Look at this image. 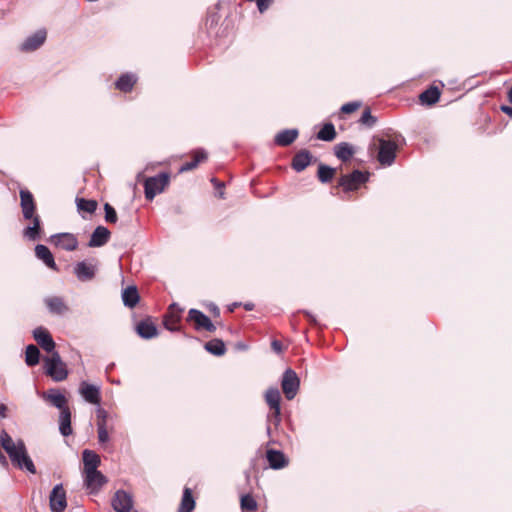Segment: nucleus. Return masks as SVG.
<instances>
[{"label":"nucleus","instance_id":"30","mask_svg":"<svg viewBox=\"0 0 512 512\" xmlns=\"http://www.w3.org/2000/svg\"><path fill=\"white\" fill-rule=\"evenodd\" d=\"M334 153L339 160L342 162H347L353 157L355 149L351 144L347 142H341L335 145Z\"/></svg>","mask_w":512,"mask_h":512},{"label":"nucleus","instance_id":"51","mask_svg":"<svg viewBox=\"0 0 512 512\" xmlns=\"http://www.w3.org/2000/svg\"><path fill=\"white\" fill-rule=\"evenodd\" d=\"M0 463L3 467H8V461L5 455L0 451Z\"/></svg>","mask_w":512,"mask_h":512},{"label":"nucleus","instance_id":"41","mask_svg":"<svg viewBox=\"0 0 512 512\" xmlns=\"http://www.w3.org/2000/svg\"><path fill=\"white\" fill-rule=\"evenodd\" d=\"M336 169L324 164H320L317 171V176L320 182L329 183L335 176Z\"/></svg>","mask_w":512,"mask_h":512},{"label":"nucleus","instance_id":"31","mask_svg":"<svg viewBox=\"0 0 512 512\" xmlns=\"http://www.w3.org/2000/svg\"><path fill=\"white\" fill-rule=\"evenodd\" d=\"M441 91L436 86H430L419 95V100L422 104L433 105L440 99Z\"/></svg>","mask_w":512,"mask_h":512},{"label":"nucleus","instance_id":"55","mask_svg":"<svg viewBox=\"0 0 512 512\" xmlns=\"http://www.w3.org/2000/svg\"><path fill=\"white\" fill-rule=\"evenodd\" d=\"M508 99H509L510 103H512V87L508 91Z\"/></svg>","mask_w":512,"mask_h":512},{"label":"nucleus","instance_id":"21","mask_svg":"<svg viewBox=\"0 0 512 512\" xmlns=\"http://www.w3.org/2000/svg\"><path fill=\"white\" fill-rule=\"evenodd\" d=\"M79 392L87 402L95 405L100 404L101 395L97 386L83 381L80 384Z\"/></svg>","mask_w":512,"mask_h":512},{"label":"nucleus","instance_id":"35","mask_svg":"<svg viewBox=\"0 0 512 512\" xmlns=\"http://www.w3.org/2000/svg\"><path fill=\"white\" fill-rule=\"evenodd\" d=\"M195 499L192 490L188 487L184 488L181 503L177 512H192L195 509Z\"/></svg>","mask_w":512,"mask_h":512},{"label":"nucleus","instance_id":"4","mask_svg":"<svg viewBox=\"0 0 512 512\" xmlns=\"http://www.w3.org/2000/svg\"><path fill=\"white\" fill-rule=\"evenodd\" d=\"M170 180L171 176L167 172L145 178L143 182L145 198L152 201L157 194L165 191L170 184Z\"/></svg>","mask_w":512,"mask_h":512},{"label":"nucleus","instance_id":"24","mask_svg":"<svg viewBox=\"0 0 512 512\" xmlns=\"http://www.w3.org/2000/svg\"><path fill=\"white\" fill-rule=\"evenodd\" d=\"M84 483L91 493H96L106 483V478L100 471H95L84 475Z\"/></svg>","mask_w":512,"mask_h":512},{"label":"nucleus","instance_id":"3","mask_svg":"<svg viewBox=\"0 0 512 512\" xmlns=\"http://www.w3.org/2000/svg\"><path fill=\"white\" fill-rule=\"evenodd\" d=\"M370 151L378 150L377 160L383 166H390L396 157L398 145L395 141L374 138V142L369 147Z\"/></svg>","mask_w":512,"mask_h":512},{"label":"nucleus","instance_id":"23","mask_svg":"<svg viewBox=\"0 0 512 512\" xmlns=\"http://www.w3.org/2000/svg\"><path fill=\"white\" fill-rule=\"evenodd\" d=\"M136 332L144 339H151L158 335L157 327L149 317L136 324Z\"/></svg>","mask_w":512,"mask_h":512},{"label":"nucleus","instance_id":"29","mask_svg":"<svg viewBox=\"0 0 512 512\" xmlns=\"http://www.w3.org/2000/svg\"><path fill=\"white\" fill-rule=\"evenodd\" d=\"M137 83V77L132 73L122 74L115 82V88L121 92H131Z\"/></svg>","mask_w":512,"mask_h":512},{"label":"nucleus","instance_id":"28","mask_svg":"<svg viewBox=\"0 0 512 512\" xmlns=\"http://www.w3.org/2000/svg\"><path fill=\"white\" fill-rule=\"evenodd\" d=\"M83 463H84V469L83 474L90 473L98 471L97 468L100 465V457L91 450H84L83 451Z\"/></svg>","mask_w":512,"mask_h":512},{"label":"nucleus","instance_id":"9","mask_svg":"<svg viewBox=\"0 0 512 512\" xmlns=\"http://www.w3.org/2000/svg\"><path fill=\"white\" fill-rule=\"evenodd\" d=\"M184 309L177 303L169 305L167 312L163 317V324L167 330L179 331L181 328V320Z\"/></svg>","mask_w":512,"mask_h":512},{"label":"nucleus","instance_id":"38","mask_svg":"<svg viewBox=\"0 0 512 512\" xmlns=\"http://www.w3.org/2000/svg\"><path fill=\"white\" fill-rule=\"evenodd\" d=\"M337 136L335 127L332 123H325L320 131L317 133V139L322 141H333Z\"/></svg>","mask_w":512,"mask_h":512},{"label":"nucleus","instance_id":"10","mask_svg":"<svg viewBox=\"0 0 512 512\" xmlns=\"http://www.w3.org/2000/svg\"><path fill=\"white\" fill-rule=\"evenodd\" d=\"M300 380L295 371L287 369L282 376L281 388L288 400H292L299 389Z\"/></svg>","mask_w":512,"mask_h":512},{"label":"nucleus","instance_id":"43","mask_svg":"<svg viewBox=\"0 0 512 512\" xmlns=\"http://www.w3.org/2000/svg\"><path fill=\"white\" fill-rule=\"evenodd\" d=\"M104 211H105V221L107 223L114 224L117 222L118 217H117L116 210L109 203L104 204Z\"/></svg>","mask_w":512,"mask_h":512},{"label":"nucleus","instance_id":"40","mask_svg":"<svg viewBox=\"0 0 512 512\" xmlns=\"http://www.w3.org/2000/svg\"><path fill=\"white\" fill-rule=\"evenodd\" d=\"M40 351L37 346L30 344L26 347L25 362L32 367L39 363Z\"/></svg>","mask_w":512,"mask_h":512},{"label":"nucleus","instance_id":"32","mask_svg":"<svg viewBox=\"0 0 512 512\" xmlns=\"http://www.w3.org/2000/svg\"><path fill=\"white\" fill-rule=\"evenodd\" d=\"M122 300L125 306L134 308L139 300L140 296L136 286H128L122 292Z\"/></svg>","mask_w":512,"mask_h":512},{"label":"nucleus","instance_id":"19","mask_svg":"<svg viewBox=\"0 0 512 512\" xmlns=\"http://www.w3.org/2000/svg\"><path fill=\"white\" fill-rule=\"evenodd\" d=\"M266 459L270 468L274 470L283 469L289 464V460L285 454L275 449H268L266 451Z\"/></svg>","mask_w":512,"mask_h":512},{"label":"nucleus","instance_id":"46","mask_svg":"<svg viewBox=\"0 0 512 512\" xmlns=\"http://www.w3.org/2000/svg\"><path fill=\"white\" fill-rule=\"evenodd\" d=\"M211 183L214 185L216 189L220 190L219 197L224 198V192L222 190L224 188V183L219 181L217 178H212Z\"/></svg>","mask_w":512,"mask_h":512},{"label":"nucleus","instance_id":"12","mask_svg":"<svg viewBox=\"0 0 512 512\" xmlns=\"http://www.w3.org/2000/svg\"><path fill=\"white\" fill-rule=\"evenodd\" d=\"M33 337L37 344L46 352L53 353L55 348V342L49 333V331L44 327H38L33 331Z\"/></svg>","mask_w":512,"mask_h":512},{"label":"nucleus","instance_id":"45","mask_svg":"<svg viewBox=\"0 0 512 512\" xmlns=\"http://www.w3.org/2000/svg\"><path fill=\"white\" fill-rule=\"evenodd\" d=\"M274 2V0H256V5L260 13L265 12L271 4Z\"/></svg>","mask_w":512,"mask_h":512},{"label":"nucleus","instance_id":"37","mask_svg":"<svg viewBox=\"0 0 512 512\" xmlns=\"http://www.w3.org/2000/svg\"><path fill=\"white\" fill-rule=\"evenodd\" d=\"M204 348L211 354L222 356L226 352L225 344L220 339H212L205 343Z\"/></svg>","mask_w":512,"mask_h":512},{"label":"nucleus","instance_id":"15","mask_svg":"<svg viewBox=\"0 0 512 512\" xmlns=\"http://www.w3.org/2000/svg\"><path fill=\"white\" fill-rule=\"evenodd\" d=\"M47 37L45 29L36 31L33 35L29 36L20 46L22 52H32L37 50L43 45Z\"/></svg>","mask_w":512,"mask_h":512},{"label":"nucleus","instance_id":"53","mask_svg":"<svg viewBox=\"0 0 512 512\" xmlns=\"http://www.w3.org/2000/svg\"><path fill=\"white\" fill-rule=\"evenodd\" d=\"M244 308H245V310H247V311H251V310H253V308H254V304H252V303H247V304H245V305H244Z\"/></svg>","mask_w":512,"mask_h":512},{"label":"nucleus","instance_id":"13","mask_svg":"<svg viewBox=\"0 0 512 512\" xmlns=\"http://www.w3.org/2000/svg\"><path fill=\"white\" fill-rule=\"evenodd\" d=\"M44 401L58 408L60 411L69 408L67 397L58 389H49L41 395Z\"/></svg>","mask_w":512,"mask_h":512},{"label":"nucleus","instance_id":"2","mask_svg":"<svg viewBox=\"0 0 512 512\" xmlns=\"http://www.w3.org/2000/svg\"><path fill=\"white\" fill-rule=\"evenodd\" d=\"M19 196L23 218L32 222V226L26 227L23 234L28 239L34 241L39 238L41 232V219L37 214L36 201L28 189H21Z\"/></svg>","mask_w":512,"mask_h":512},{"label":"nucleus","instance_id":"50","mask_svg":"<svg viewBox=\"0 0 512 512\" xmlns=\"http://www.w3.org/2000/svg\"><path fill=\"white\" fill-rule=\"evenodd\" d=\"M209 311L216 317L220 315V310L216 305H211Z\"/></svg>","mask_w":512,"mask_h":512},{"label":"nucleus","instance_id":"20","mask_svg":"<svg viewBox=\"0 0 512 512\" xmlns=\"http://www.w3.org/2000/svg\"><path fill=\"white\" fill-rule=\"evenodd\" d=\"M74 273L82 282L90 281L95 277L96 266L86 261L78 262L74 267Z\"/></svg>","mask_w":512,"mask_h":512},{"label":"nucleus","instance_id":"49","mask_svg":"<svg viewBox=\"0 0 512 512\" xmlns=\"http://www.w3.org/2000/svg\"><path fill=\"white\" fill-rule=\"evenodd\" d=\"M501 111L512 118V107L503 105L501 106Z\"/></svg>","mask_w":512,"mask_h":512},{"label":"nucleus","instance_id":"17","mask_svg":"<svg viewBox=\"0 0 512 512\" xmlns=\"http://www.w3.org/2000/svg\"><path fill=\"white\" fill-rule=\"evenodd\" d=\"M51 242L66 251H74L78 247V239L71 233H60L51 237Z\"/></svg>","mask_w":512,"mask_h":512},{"label":"nucleus","instance_id":"44","mask_svg":"<svg viewBox=\"0 0 512 512\" xmlns=\"http://www.w3.org/2000/svg\"><path fill=\"white\" fill-rule=\"evenodd\" d=\"M362 103L360 101H354L344 104L341 107V113L350 114L357 111L361 107Z\"/></svg>","mask_w":512,"mask_h":512},{"label":"nucleus","instance_id":"11","mask_svg":"<svg viewBox=\"0 0 512 512\" xmlns=\"http://www.w3.org/2000/svg\"><path fill=\"white\" fill-rule=\"evenodd\" d=\"M49 504L52 512H63L65 510L67 506L66 491L61 484L52 489Z\"/></svg>","mask_w":512,"mask_h":512},{"label":"nucleus","instance_id":"14","mask_svg":"<svg viewBox=\"0 0 512 512\" xmlns=\"http://www.w3.org/2000/svg\"><path fill=\"white\" fill-rule=\"evenodd\" d=\"M189 156L191 157V161H187L181 165L178 170L179 174L196 169L201 163L206 162L208 159V153L204 149L193 150Z\"/></svg>","mask_w":512,"mask_h":512},{"label":"nucleus","instance_id":"27","mask_svg":"<svg viewBox=\"0 0 512 512\" xmlns=\"http://www.w3.org/2000/svg\"><path fill=\"white\" fill-rule=\"evenodd\" d=\"M35 255L38 259L42 260L47 267L54 271H59L57 264L55 263L54 257L51 251L45 245L38 244L35 247Z\"/></svg>","mask_w":512,"mask_h":512},{"label":"nucleus","instance_id":"39","mask_svg":"<svg viewBox=\"0 0 512 512\" xmlns=\"http://www.w3.org/2000/svg\"><path fill=\"white\" fill-rule=\"evenodd\" d=\"M76 205L80 212L93 214L97 209L98 203L92 199L76 198Z\"/></svg>","mask_w":512,"mask_h":512},{"label":"nucleus","instance_id":"6","mask_svg":"<svg viewBox=\"0 0 512 512\" xmlns=\"http://www.w3.org/2000/svg\"><path fill=\"white\" fill-rule=\"evenodd\" d=\"M45 372L54 381H63L68 376L65 363L61 360L58 352H53L50 357L44 359Z\"/></svg>","mask_w":512,"mask_h":512},{"label":"nucleus","instance_id":"18","mask_svg":"<svg viewBox=\"0 0 512 512\" xmlns=\"http://www.w3.org/2000/svg\"><path fill=\"white\" fill-rule=\"evenodd\" d=\"M44 303L51 314L62 316L69 312V306L62 297L50 296L44 299Z\"/></svg>","mask_w":512,"mask_h":512},{"label":"nucleus","instance_id":"22","mask_svg":"<svg viewBox=\"0 0 512 512\" xmlns=\"http://www.w3.org/2000/svg\"><path fill=\"white\" fill-rule=\"evenodd\" d=\"M312 158L313 156L309 150L302 149L294 155L291 162V167L295 171L301 172L311 164Z\"/></svg>","mask_w":512,"mask_h":512},{"label":"nucleus","instance_id":"47","mask_svg":"<svg viewBox=\"0 0 512 512\" xmlns=\"http://www.w3.org/2000/svg\"><path fill=\"white\" fill-rule=\"evenodd\" d=\"M271 347H272L273 351H275L276 353H281L283 350V345L278 340H273L271 343Z\"/></svg>","mask_w":512,"mask_h":512},{"label":"nucleus","instance_id":"52","mask_svg":"<svg viewBox=\"0 0 512 512\" xmlns=\"http://www.w3.org/2000/svg\"><path fill=\"white\" fill-rule=\"evenodd\" d=\"M7 412V406L5 404H0V417L5 418Z\"/></svg>","mask_w":512,"mask_h":512},{"label":"nucleus","instance_id":"48","mask_svg":"<svg viewBox=\"0 0 512 512\" xmlns=\"http://www.w3.org/2000/svg\"><path fill=\"white\" fill-rule=\"evenodd\" d=\"M303 314L309 320L310 323L316 325L317 321H316L315 317L310 312L303 311Z\"/></svg>","mask_w":512,"mask_h":512},{"label":"nucleus","instance_id":"54","mask_svg":"<svg viewBox=\"0 0 512 512\" xmlns=\"http://www.w3.org/2000/svg\"><path fill=\"white\" fill-rule=\"evenodd\" d=\"M239 305H240V304H238V303H233V304L229 307V310H230L231 312H233V311H234V309H235L236 307H238Z\"/></svg>","mask_w":512,"mask_h":512},{"label":"nucleus","instance_id":"25","mask_svg":"<svg viewBox=\"0 0 512 512\" xmlns=\"http://www.w3.org/2000/svg\"><path fill=\"white\" fill-rule=\"evenodd\" d=\"M111 236V232L104 226H98L93 231L91 238L89 240V247H101L105 245Z\"/></svg>","mask_w":512,"mask_h":512},{"label":"nucleus","instance_id":"1","mask_svg":"<svg viewBox=\"0 0 512 512\" xmlns=\"http://www.w3.org/2000/svg\"><path fill=\"white\" fill-rule=\"evenodd\" d=\"M0 446L8 454L11 463L18 469H26L32 474L36 473L35 465L28 455L26 446L22 440L15 442L6 430L0 434Z\"/></svg>","mask_w":512,"mask_h":512},{"label":"nucleus","instance_id":"5","mask_svg":"<svg viewBox=\"0 0 512 512\" xmlns=\"http://www.w3.org/2000/svg\"><path fill=\"white\" fill-rule=\"evenodd\" d=\"M369 176L368 172L354 170L339 177L338 187L342 188L344 193L355 192L369 180Z\"/></svg>","mask_w":512,"mask_h":512},{"label":"nucleus","instance_id":"34","mask_svg":"<svg viewBox=\"0 0 512 512\" xmlns=\"http://www.w3.org/2000/svg\"><path fill=\"white\" fill-rule=\"evenodd\" d=\"M297 137L298 131L296 129L283 130L275 136V143L278 146H288L292 144Z\"/></svg>","mask_w":512,"mask_h":512},{"label":"nucleus","instance_id":"7","mask_svg":"<svg viewBox=\"0 0 512 512\" xmlns=\"http://www.w3.org/2000/svg\"><path fill=\"white\" fill-rule=\"evenodd\" d=\"M265 401L270 409L268 421L277 427L281 422V394L278 388L271 387L267 389L265 392Z\"/></svg>","mask_w":512,"mask_h":512},{"label":"nucleus","instance_id":"8","mask_svg":"<svg viewBox=\"0 0 512 512\" xmlns=\"http://www.w3.org/2000/svg\"><path fill=\"white\" fill-rule=\"evenodd\" d=\"M186 321L191 323L196 331L215 332L216 330V326L210 318L197 309H190L188 311Z\"/></svg>","mask_w":512,"mask_h":512},{"label":"nucleus","instance_id":"36","mask_svg":"<svg viewBox=\"0 0 512 512\" xmlns=\"http://www.w3.org/2000/svg\"><path fill=\"white\" fill-rule=\"evenodd\" d=\"M240 508L242 512H255L258 509V503L250 493L241 495Z\"/></svg>","mask_w":512,"mask_h":512},{"label":"nucleus","instance_id":"16","mask_svg":"<svg viewBox=\"0 0 512 512\" xmlns=\"http://www.w3.org/2000/svg\"><path fill=\"white\" fill-rule=\"evenodd\" d=\"M112 506L117 512H130L133 506L132 496L124 490H118L112 498Z\"/></svg>","mask_w":512,"mask_h":512},{"label":"nucleus","instance_id":"26","mask_svg":"<svg viewBox=\"0 0 512 512\" xmlns=\"http://www.w3.org/2000/svg\"><path fill=\"white\" fill-rule=\"evenodd\" d=\"M107 418L108 415L104 409H99L97 411V432L98 440L101 444L107 443L109 440Z\"/></svg>","mask_w":512,"mask_h":512},{"label":"nucleus","instance_id":"33","mask_svg":"<svg viewBox=\"0 0 512 512\" xmlns=\"http://www.w3.org/2000/svg\"><path fill=\"white\" fill-rule=\"evenodd\" d=\"M59 430L63 436H69L72 434L70 408L63 409L62 411H60Z\"/></svg>","mask_w":512,"mask_h":512},{"label":"nucleus","instance_id":"42","mask_svg":"<svg viewBox=\"0 0 512 512\" xmlns=\"http://www.w3.org/2000/svg\"><path fill=\"white\" fill-rule=\"evenodd\" d=\"M358 122L365 127L372 128L373 126H375V124L377 122V118L371 114L370 108L366 107L363 110L362 115H361L360 119L358 120Z\"/></svg>","mask_w":512,"mask_h":512}]
</instances>
